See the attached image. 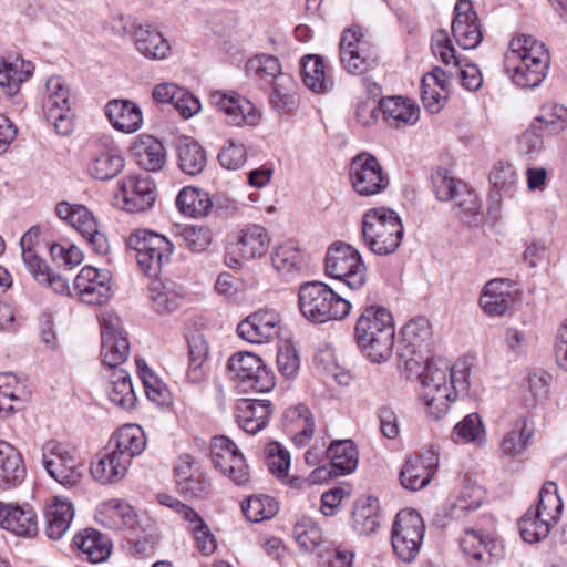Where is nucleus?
<instances>
[{"mask_svg":"<svg viewBox=\"0 0 567 567\" xmlns=\"http://www.w3.org/2000/svg\"><path fill=\"white\" fill-rule=\"evenodd\" d=\"M424 369L420 373L421 399L423 400L426 412L434 420L443 417L450 404L454 402L458 394H466L468 391L467 372L464 369L451 368L449 363L441 359H432L423 363Z\"/></svg>","mask_w":567,"mask_h":567,"instance_id":"obj_1","label":"nucleus"},{"mask_svg":"<svg viewBox=\"0 0 567 567\" xmlns=\"http://www.w3.org/2000/svg\"><path fill=\"white\" fill-rule=\"evenodd\" d=\"M395 327L390 311L380 306L363 309L354 327V340L373 363L388 361L393 354Z\"/></svg>","mask_w":567,"mask_h":567,"instance_id":"obj_2","label":"nucleus"},{"mask_svg":"<svg viewBox=\"0 0 567 567\" xmlns=\"http://www.w3.org/2000/svg\"><path fill=\"white\" fill-rule=\"evenodd\" d=\"M548 64L544 44L526 34L512 39L504 58L506 73L523 89L538 86L546 76Z\"/></svg>","mask_w":567,"mask_h":567,"instance_id":"obj_3","label":"nucleus"},{"mask_svg":"<svg viewBox=\"0 0 567 567\" xmlns=\"http://www.w3.org/2000/svg\"><path fill=\"white\" fill-rule=\"evenodd\" d=\"M404 228L396 212L386 207L367 210L362 218V238L375 255L394 252L403 238Z\"/></svg>","mask_w":567,"mask_h":567,"instance_id":"obj_4","label":"nucleus"},{"mask_svg":"<svg viewBox=\"0 0 567 567\" xmlns=\"http://www.w3.org/2000/svg\"><path fill=\"white\" fill-rule=\"evenodd\" d=\"M299 308L308 320L324 323L341 320L351 310V303L320 281L303 284L299 289Z\"/></svg>","mask_w":567,"mask_h":567,"instance_id":"obj_5","label":"nucleus"},{"mask_svg":"<svg viewBox=\"0 0 567 567\" xmlns=\"http://www.w3.org/2000/svg\"><path fill=\"white\" fill-rule=\"evenodd\" d=\"M126 244L135 252L141 271L150 278H157L162 268L169 264L175 247L164 235L144 228L134 230Z\"/></svg>","mask_w":567,"mask_h":567,"instance_id":"obj_6","label":"nucleus"},{"mask_svg":"<svg viewBox=\"0 0 567 567\" xmlns=\"http://www.w3.org/2000/svg\"><path fill=\"white\" fill-rule=\"evenodd\" d=\"M326 274L355 290L367 281V267L360 252L349 244L333 243L326 254Z\"/></svg>","mask_w":567,"mask_h":567,"instance_id":"obj_7","label":"nucleus"},{"mask_svg":"<svg viewBox=\"0 0 567 567\" xmlns=\"http://www.w3.org/2000/svg\"><path fill=\"white\" fill-rule=\"evenodd\" d=\"M124 167L122 151L111 136L103 135L89 142L85 169L92 178L101 182L111 181L120 175Z\"/></svg>","mask_w":567,"mask_h":567,"instance_id":"obj_8","label":"nucleus"},{"mask_svg":"<svg viewBox=\"0 0 567 567\" xmlns=\"http://www.w3.org/2000/svg\"><path fill=\"white\" fill-rule=\"evenodd\" d=\"M72 104L70 87L64 80L61 76H51L45 83L42 110L45 120L60 135L65 136L73 131Z\"/></svg>","mask_w":567,"mask_h":567,"instance_id":"obj_9","label":"nucleus"},{"mask_svg":"<svg viewBox=\"0 0 567 567\" xmlns=\"http://www.w3.org/2000/svg\"><path fill=\"white\" fill-rule=\"evenodd\" d=\"M425 525L421 515L413 509L400 511L392 527V547L403 561H412L421 549Z\"/></svg>","mask_w":567,"mask_h":567,"instance_id":"obj_10","label":"nucleus"},{"mask_svg":"<svg viewBox=\"0 0 567 567\" xmlns=\"http://www.w3.org/2000/svg\"><path fill=\"white\" fill-rule=\"evenodd\" d=\"M340 62L350 74H364L379 64L378 55L360 27L343 30L339 43Z\"/></svg>","mask_w":567,"mask_h":567,"instance_id":"obj_11","label":"nucleus"},{"mask_svg":"<svg viewBox=\"0 0 567 567\" xmlns=\"http://www.w3.org/2000/svg\"><path fill=\"white\" fill-rule=\"evenodd\" d=\"M227 373L231 380H239L243 385L257 392L274 389L275 375L262 359L248 351L234 353L227 362Z\"/></svg>","mask_w":567,"mask_h":567,"instance_id":"obj_12","label":"nucleus"},{"mask_svg":"<svg viewBox=\"0 0 567 567\" xmlns=\"http://www.w3.org/2000/svg\"><path fill=\"white\" fill-rule=\"evenodd\" d=\"M401 334L403 348L399 357L408 370L415 371L430 355L431 323L424 317L414 318L402 328Z\"/></svg>","mask_w":567,"mask_h":567,"instance_id":"obj_13","label":"nucleus"},{"mask_svg":"<svg viewBox=\"0 0 567 567\" xmlns=\"http://www.w3.org/2000/svg\"><path fill=\"white\" fill-rule=\"evenodd\" d=\"M349 176L353 189L361 196L380 194L390 183L378 158L367 153L359 154L351 161Z\"/></svg>","mask_w":567,"mask_h":567,"instance_id":"obj_14","label":"nucleus"},{"mask_svg":"<svg viewBox=\"0 0 567 567\" xmlns=\"http://www.w3.org/2000/svg\"><path fill=\"white\" fill-rule=\"evenodd\" d=\"M117 200L128 213H143L151 209L157 198L154 179L146 174H131L118 181Z\"/></svg>","mask_w":567,"mask_h":567,"instance_id":"obj_15","label":"nucleus"},{"mask_svg":"<svg viewBox=\"0 0 567 567\" xmlns=\"http://www.w3.org/2000/svg\"><path fill=\"white\" fill-rule=\"evenodd\" d=\"M282 319L275 309L264 308L248 315L237 326L238 336L250 343H268L280 336Z\"/></svg>","mask_w":567,"mask_h":567,"instance_id":"obj_16","label":"nucleus"},{"mask_svg":"<svg viewBox=\"0 0 567 567\" xmlns=\"http://www.w3.org/2000/svg\"><path fill=\"white\" fill-rule=\"evenodd\" d=\"M215 109L230 126H256L261 117L259 110L236 92L215 91Z\"/></svg>","mask_w":567,"mask_h":567,"instance_id":"obj_17","label":"nucleus"},{"mask_svg":"<svg viewBox=\"0 0 567 567\" xmlns=\"http://www.w3.org/2000/svg\"><path fill=\"white\" fill-rule=\"evenodd\" d=\"M74 289L82 302L90 306L105 305L113 296L112 275L106 269L85 266L74 279Z\"/></svg>","mask_w":567,"mask_h":567,"instance_id":"obj_18","label":"nucleus"},{"mask_svg":"<svg viewBox=\"0 0 567 567\" xmlns=\"http://www.w3.org/2000/svg\"><path fill=\"white\" fill-rule=\"evenodd\" d=\"M432 52L445 65H452L455 74L460 76L461 84L468 91H477L483 84V76L475 64H465L462 66L460 58L455 54V49L445 30H437L432 37Z\"/></svg>","mask_w":567,"mask_h":567,"instance_id":"obj_19","label":"nucleus"},{"mask_svg":"<svg viewBox=\"0 0 567 567\" xmlns=\"http://www.w3.org/2000/svg\"><path fill=\"white\" fill-rule=\"evenodd\" d=\"M42 464L48 474L63 486H73L80 477L79 461L58 441L42 447Z\"/></svg>","mask_w":567,"mask_h":567,"instance_id":"obj_20","label":"nucleus"},{"mask_svg":"<svg viewBox=\"0 0 567 567\" xmlns=\"http://www.w3.org/2000/svg\"><path fill=\"white\" fill-rule=\"evenodd\" d=\"M215 467L236 485L244 486L250 481L244 454L233 440L224 435H215Z\"/></svg>","mask_w":567,"mask_h":567,"instance_id":"obj_21","label":"nucleus"},{"mask_svg":"<svg viewBox=\"0 0 567 567\" xmlns=\"http://www.w3.org/2000/svg\"><path fill=\"white\" fill-rule=\"evenodd\" d=\"M156 499L161 505L171 508L189 523V530L195 538L197 549L204 556H209L213 553V534L199 514L171 494L158 493Z\"/></svg>","mask_w":567,"mask_h":567,"instance_id":"obj_22","label":"nucleus"},{"mask_svg":"<svg viewBox=\"0 0 567 567\" xmlns=\"http://www.w3.org/2000/svg\"><path fill=\"white\" fill-rule=\"evenodd\" d=\"M452 34L457 44L465 50L475 49L483 40V33L476 12L470 0H458L454 8Z\"/></svg>","mask_w":567,"mask_h":567,"instance_id":"obj_23","label":"nucleus"},{"mask_svg":"<svg viewBox=\"0 0 567 567\" xmlns=\"http://www.w3.org/2000/svg\"><path fill=\"white\" fill-rule=\"evenodd\" d=\"M271 244L268 230L259 224H248L239 229L229 241L244 260H257L266 257Z\"/></svg>","mask_w":567,"mask_h":567,"instance_id":"obj_24","label":"nucleus"},{"mask_svg":"<svg viewBox=\"0 0 567 567\" xmlns=\"http://www.w3.org/2000/svg\"><path fill=\"white\" fill-rule=\"evenodd\" d=\"M130 154L137 166L146 172H161L167 162L164 144L150 134L137 135L130 146Z\"/></svg>","mask_w":567,"mask_h":567,"instance_id":"obj_25","label":"nucleus"},{"mask_svg":"<svg viewBox=\"0 0 567 567\" xmlns=\"http://www.w3.org/2000/svg\"><path fill=\"white\" fill-rule=\"evenodd\" d=\"M272 414L269 400L239 399L235 406L237 424L248 434L255 435L262 431Z\"/></svg>","mask_w":567,"mask_h":567,"instance_id":"obj_26","label":"nucleus"},{"mask_svg":"<svg viewBox=\"0 0 567 567\" xmlns=\"http://www.w3.org/2000/svg\"><path fill=\"white\" fill-rule=\"evenodd\" d=\"M0 527L21 537L38 534V516L30 505L19 506L0 502Z\"/></svg>","mask_w":567,"mask_h":567,"instance_id":"obj_27","label":"nucleus"},{"mask_svg":"<svg viewBox=\"0 0 567 567\" xmlns=\"http://www.w3.org/2000/svg\"><path fill=\"white\" fill-rule=\"evenodd\" d=\"M130 355V343L126 336L111 324H105L101 331L102 371L123 369L122 364Z\"/></svg>","mask_w":567,"mask_h":567,"instance_id":"obj_28","label":"nucleus"},{"mask_svg":"<svg viewBox=\"0 0 567 567\" xmlns=\"http://www.w3.org/2000/svg\"><path fill=\"white\" fill-rule=\"evenodd\" d=\"M95 520L105 528L121 530L134 527L137 522V514L127 502L109 499L97 506Z\"/></svg>","mask_w":567,"mask_h":567,"instance_id":"obj_29","label":"nucleus"},{"mask_svg":"<svg viewBox=\"0 0 567 567\" xmlns=\"http://www.w3.org/2000/svg\"><path fill=\"white\" fill-rule=\"evenodd\" d=\"M106 380L105 391L109 400L123 410H132L136 406L135 394L131 374L125 369L102 371Z\"/></svg>","mask_w":567,"mask_h":567,"instance_id":"obj_30","label":"nucleus"},{"mask_svg":"<svg viewBox=\"0 0 567 567\" xmlns=\"http://www.w3.org/2000/svg\"><path fill=\"white\" fill-rule=\"evenodd\" d=\"M72 546L81 551V557L92 564L105 561L112 551L110 537L95 528H84L76 533Z\"/></svg>","mask_w":567,"mask_h":567,"instance_id":"obj_31","label":"nucleus"},{"mask_svg":"<svg viewBox=\"0 0 567 567\" xmlns=\"http://www.w3.org/2000/svg\"><path fill=\"white\" fill-rule=\"evenodd\" d=\"M111 125L118 132L135 133L143 125L141 107L128 100H112L105 106Z\"/></svg>","mask_w":567,"mask_h":567,"instance_id":"obj_32","label":"nucleus"},{"mask_svg":"<svg viewBox=\"0 0 567 567\" xmlns=\"http://www.w3.org/2000/svg\"><path fill=\"white\" fill-rule=\"evenodd\" d=\"M112 447L130 465L133 457L142 454L146 447V437L140 425L126 424L113 433L109 442Z\"/></svg>","mask_w":567,"mask_h":567,"instance_id":"obj_33","label":"nucleus"},{"mask_svg":"<svg viewBox=\"0 0 567 567\" xmlns=\"http://www.w3.org/2000/svg\"><path fill=\"white\" fill-rule=\"evenodd\" d=\"M136 50L148 60H164L171 54V44L151 24H140L133 31Z\"/></svg>","mask_w":567,"mask_h":567,"instance_id":"obj_34","label":"nucleus"},{"mask_svg":"<svg viewBox=\"0 0 567 567\" xmlns=\"http://www.w3.org/2000/svg\"><path fill=\"white\" fill-rule=\"evenodd\" d=\"M130 464L120 458L118 454L107 445L91 463L90 472L101 484H112L121 481L127 473Z\"/></svg>","mask_w":567,"mask_h":567,"instance_id":"obj_35","label":"nucleus"},{"mask_svg":"<svg viewBox=\"0 0 567 567\" xmlns=\"http://www.w3.org/2000/svg\"><path fill=\"white\" fill-rule=\"evenodd\" d=\"M45 517V535L52 540L61 539L69 530L74 517L73 504L59 496L53 497L52 502L47 506Z\"/></svg>","mask_w":567,"mask_h":567,"instance_id":"obj_36","label":"nucleus"},{"mask_svg":"<svg viewBox=\"0 0 567 567\" xmlns=\"http://www.w3.org/2000/svg\"><path fill=\"white\" fill-rule=\"evenodd\" d=\"M25 473L21 453L12 444L0 441V487L7 489L19 486Z\"/></svg>","mask_w":567,"mask_h":567,"instance_id":"obj_37","label":"nucleus"},{"mask_svg":"<svg viewBox=\"0 0 567 567\" xmlns=\"http://www.w3.org/2000/svg\"><path fill=\"white\" fill-rule=\"evenodd\" d=\"M512 281L507 279L489 280L482 291L480 305L489 316H502L513 302Z\"/></svg>","mask_w":567,"mask_h":567,"instance_id":"obj_38","label":"nucleus"},{"mask_svg":"<svg viewBox=\"0 0 567 567\" xmlns=\"http://www.w3.org/2000/svg\"><path fill=\"white\" fill-rule=\"evenodd\" d=\"M184 297V287L172 279L154 280L150 286L152 307L161 315L175 311Z\"/></svg>","mask_w":567,"mask_h":567,"instance_id":"obj_39","label":"nucleus"},{"mask_svg":"<svg viewBox=\"0 0 567 567\" xmlns=\"http://www.w3.org/2000/svg\"><path fill=\"white\" fill-rule=\"evenodd\" d=\"M270 261L276 272L287 280L297 277L306 265L303 252L291 243L277 245Z\"/></svg>","mask_w":567,"mask_h":567,"instance_id":"obj_40","label":"nucleus"},{"mask_svg":"<svg viewBox=\"0 0 567 567\" xmlns=\"http://www.w3.org/2000/svg\"><path fill=\"white\" fill-rule=\"evenodd\" d=\"M29 398L27 386L14 374L0 373V416H10L20 410Z\"/></svg>","mask_w":567,"mask_h":567,"instance_id":"obj_41","label":"nucleus"},{"mask_svg":"<svg viewBox=\"0 0 567 567\" xmlns=\"http://www.w3.org/2000/svg\"><path fill=\"white\" fill-rule=\"evenodd\" d=\"M177 165L187 175H197L206 166V152L202 145L190 136H182L175 144Z\"/></svg>","mask_w":567,"mask_h":567,"instance_id":"obj_42","label":"nucleus"},{"mask_svg":"<svg viewBox=\"0 0 567 567\" xmlns=\"http://www.w3.org/2000/svg\"><path fill=\"white\" fill-rule=\"evenodd\" d=\"M34 71L32 62L22 58L0 59V86L13 95L19 92L23 82L28 81Z\"/></svg>","mask_w":567,"mask_h":567,"instance_id":"obj_43","label":"nucleus"},{"mask_svg":"<svg viewBox=\"0 0 567 567\" xmlns=\"http://www.w3.org/2000/svg\"><path fill=\"white\" fill-rule=\"evenodd\" d=\"M380 111L384 120L391 126L400 124H414L419 120V106L408 99L401 96H388L380 100Z\"/></svg>","mask_w":567,"mask_h":567,"instance_id":"obj_44","label":"nucleus"},{"mask_svg":"<svg viewBox=\"0 0 567 567\" xmlns=\"http://www.w3.org/2000/svg\"><path fill=\"white\" fill-rule=\"evenodd\" d=\"M300 66L302 81L312 92L323 94L333 87V80L326 73L322 56L317 54L305 55L300 61Z\"/></svg>","mask_w":567,"mask_h":567,"instance_id":"obj_45","label":"nucleus"},{"mask_svg":"<svg viewBox=\"0 0 567 567\" xmlns=\"http://www.w3.org/2000/svg\"><path fill=\"white\" fill-rule=\"evenodd\" d=\"M189 350V362L186 378L190 383H203L207 378L204 369L209 354L208 341L200 333H193L187 338Z\"/></svg>","mask_w":567,"mask_h":567,"instance_id":"obj_46","label":"nucleus"},{"mask_svg":"<svg viewBox=\"0 0 567 567\" xmlns=\"http://www.w3.org/2000/svg\"><path fill=\"white\" fill-rule=\"evenodd\" d=\"M175 204L184 216L199 218L209 214L213 199L208 193H203L195 187H184L177 194Z\"/></svg>","mask_w":567,"mask_h":567,"instance_id":"obj_47","label":"nucleus"},{"mask_svg":"<svg viewBox=\"0 0 567 567\" xmlns=\"http://www.w3.org/2000/svg\"><path fill=\"white\" fill-rule=\"evenodd\" d=\"M433 474L431 464H425L420 456H410L400 472V482L405 489L419 491L429 485Z\"/></svg>","mask_w":567,"mask_h":567,"instance_id":"obj_48","label":"nucleus"},{"mask_svg":"<svg viewBox=\"0 0 567 567\" xmlns=\"http://www.w3.org/2000/svg\"><path fill=\"white\" fill-rule=\"evenodd\" d=\"M327 456L336 476L352 473L358 465V451L350 440L336 441L328 445Z\"/></svg>","mask_w":567,"mask_h":567,"instance_id":"obj_49","label":"nucleus"},{"mask_svg":"<svg viewBox=\"0 0 567 567\" xmlns=\"http://www.w3.org/2000/svg\"><path fill=\"white\" fill-rule=\"evenodd\" d=\"M138 378L141 379L147 399L159 406L171 404L172 395L167 385L150 369L146 361L136 359Z\"/></svg>","mask_w":567,"mask_h":567,"instance_id":"obj_50","label":"nucleus"},{"mask_svg":"<svg viewBox=\"0 0 567 567\" xmlns=\"http://www.w3.org/2000/svg\"><path fill=\"white\" fill-rule=\"evenodd\" d=\"M174 236L178 245H184L193 252H203L212 244L213 230L208 226L202 225H177Z\"/></svg>","mask_w":567,"mask_h":567,"instance_id":"obj_51","label":"nucleus"},{"mask_svg":"<svg viewBox=\"0 0 567 567\" xmlns=\"http://www.w3.org/2000/svg\"><path fill=\"white\" fill-rule=\"evenodd\" d=\"M55 214L62 220L68 221L82 237L97 224L93 214L83 205L61 202L55 207Z\"/></svg>","mask_w":567,"mask_h":567,"instance_id":"obj_52","label":"nucleus"},{"mask_svg":"<svg viewBox=\"0 0 567 567\" xmlns=\"http://www.w3.org/2000/svg\"><path fill=\"white\" fill-rule=\"evenodd\" d=\"M553 520L536 513L532 508L519 519V533L524 542L534 544L545 539L551 529Z\"/></svg>","mask_w":567,"mask_h":567,"instance_id":"obj_53","label":"nucleus"},{"mask_svg":"<svg viewBox=\"0 0 567 567\" xmlns=\"http://www.w3.org/2000/svg\"><path fill=\"white\" fill-rule=\"evenodd\" d=\"M352 526L360 535H370L377 530L379 527L377 499L369 497L355 503Z\"/></svg>","mask_w":567,"mask_h":567,"instance_id":"obj_54","label":"nucleus"},{"mask_svg":"<svg viewBox=\"0 0 567 567\" xmlns=\"http://www.w3.org/2000/svg\"><path fill=\"white\" fill-rule=\"evenodd\" d=\"M278 509L279 506L275 498L265 494L251 495L241 503L245 517L252 523L270 519L278 513Z\"/></svg>","mask_w":567,"mask_h":567,"instance_id":"obj_55","label":"nucleus"},{"mask_svg":"<svg viewBox=\"0 0 567 567\" xmlns=\"http://www.w3.org/2000/svg\"><path fill=\"white\" fill-rule=\"evenodd\" d=\"M288 416L296 423L293 444L297 447L308 445L315 434V420L310 410L306 405L299 404L288 411Z\"/></svg>","mask_w":567,"mask_h":567,"instance_id":"obj_56","label":"nucleus"},{"mask_svg":"<svg viewBox=\"0 0 567 567\" xmlns=\"http://www.w3.org/2000/svg\"><path fill=\"white\" fill-rule=\"evenodd\" d=\"M246 73L257 80H276L281 72V64L278 58L270 54H256L246 63Z\"/></svg>","mask_w":567,"mask_h":567,"instance_id":"obj_57","label":"nucleus"},{"mask_svg":"<svg viewBox=\"0 0 567 567\" xmlns=\"http://www.w3.org/2000/svg\"><path fill=\"white\" fill-rule=\"evenodd\" d=\"M463 553L476 561H484L485 555L491 558L493 542L476 529H466L460 539Z\"/></svg>","mask_w":567,"mask_h":567,"instance_id":"obj_58","label":"nucleus"},{"mask_svg":"<svg viewBox=\"0 0 567 567\" xmlns=\"http://www.w3.org/2000/svg\"><path fill=\"white\" fill-rule=\"evenodd\" d=\"M532 436L533 431L527 429L526 421L516 422L501 443L503 454L511 457L520 455L528 446Z\"/></svg>","mask_w":567,"mask_h":567,"instance_id":"obj_59","label":"nucleus"},{"mask_svg":"<svg viewBox=\"0 0 567 567\" xmlns=\"http://www.w3.org/2000/svg\"><path fill=\"white\" fill-rule=\"evenodd\" d=\"M557 491L558 487L556 483H545L539 492L538 504L534 509L536 513L546 516L547 519L553 520L554 523L558 520L564 507L563 501Z\"/></svg>","mask_w":567,"mask_h":567,"instance_id":"obj_60","label":"nucleus"},{"mask_svg":"<svg viewBox=\"0 0 567 567\" xmlns=\"http://www.w3.org/2000/svg\"><path fill=\"white\" fill-rule=\"evenodd\" d=\"M293 537L302 550H315L322 542V532L311 518L303 517L293 527Z\"/></svg>","mask_w":567,"mask_h":567,"instance_id":"obj_61","label":"nucleus"},{"mask_svg":"<svg viewBox=\"0 0 567 567\" xmlns=\"http://www.w3.org/2000/svg\"><path fill=\"white\" fill-rule=\"evenodd\" d=\"M535 124L546 134L555 135L567 127V109L564 105H553L544 109Z\"/></svg>","mask_w":567,"mask_h":567,"instance_id":"obj_62","label":"nucleus"},{"mask_svg":"<svg viewBox=\"0 0 567 567\" xmlns=\"http://www.w3.org/2000/svg\"><path fill=\"white\" fill-rule=\"evenodd\" d=\"M485 498L484 489L475 484H465L453 504L452 516L460 517L461 513L477 509Z\"/></svg>","mask_w":567,"mask_h":567,"instance_id":"obj_63","label":"nucleus"},{"mask_svg":"<svg viewBox=\"0 0 567 567\" xmlns=\"http://www.w3.org/2000/svg\"><path fill=\"white\" fill-rule=\"evenodd\" d=\"M435 196L441 202L457 199V192L464 183L451 176L446 168L439 167L432 175Z\"/></svg>","mask_w":567,"mask_h":567,"instance_id":"obj_64","label":"nucleus"}]
</instances>
